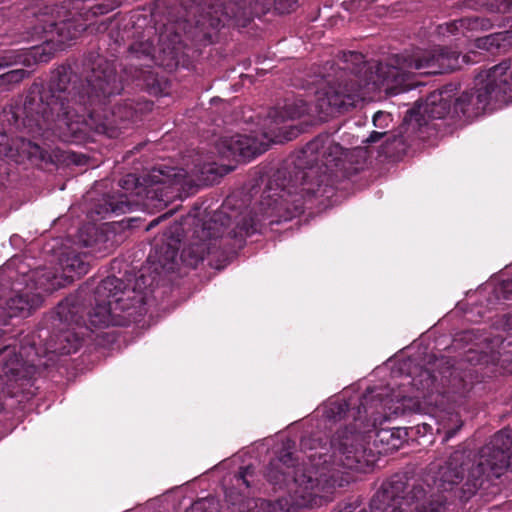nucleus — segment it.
I'll return each mask as SVG.
<instances>
[{
	"label": "nucleus",
	"mask_w": 512,
	"mask_h": 512,
	"mask_svg": "<svg viewBox=\"0 0 512 512\" xmlns=\"http://www.w3.org/2000/svg\"><path fill=\"white\" fill-rule=\"evenodd\" d=\"M89 15H86L85 22L76 24L74 20H66L59 24L53 25L50 31L51 38L42 46L32 49L31 54L37 62H47L56 50L63 49L70 41L77 38L84 30L87 29Z\"/></svg>",
	"instance_id": "obj_13"
},
{
	"label": "nucleus",
	"mask_w": 512,
	"mask_h": 512,
	"mask_svg": "<svg viewBox=\"0 0 512 512\" xmlns=\"http://www.w3.org/2000/svg\"><path fill=\"white\" fill-rule=\"evenodd\" d=\"M342 147L329 135H320L299 151L284 170H279L263 193L261 216L250 223L243 222L241 229L247 234L256 230V224L271 217L279 210L282 201L292 194H314L321 184H328L330 173L338 166Z\"/></svg>",
	"instance_id": "obj_3"
},
{
	"label": "nucleus",
	"mask_w": 512,
	"mask_h": 512,
	"mask_svg": "<svg viewBox=\"0 0 512 512\" xmlns=\"http://www.w3.org/2000/svg\"><path fill=\"white\" fill-rule=\"evenodd\" d=\"M206 507V501H198L193 506V510H202Z\"/></svg>",
	"instance_id": "obj_31"
},
{
	"label": "nucleus",
	"mask_w": 512,
	"mask_h": 512,
	"mask_svg": "<svg viewBox=\"0 0 512 512\" xmlns=\"http://www.w3.org/2000/svg\"><path fill=\"white\" fill-rule=\"evenodd\" d=\"M392 122V117L390 113L378 111L373 116V125L380 129V131H373L367 139L369 143H375L379 141L382 137L386 135V131L384 129L388 128L390 123Z\"/></svg>",
	"instance_id": "obj_21"
},
{
	"label": "nucleus",
	"mask_w": 512,
	"mask_h": 512,
	"mask_svg": "<svg viewBox=\"0 0 512 512\" xmlns=\"http://www.w3.org/2000/svg\"><path fill=\"white\" fill-rule=\"evenodd\" d=\"M400 433V429L381 430L377 433V438L380 442H385L389 446V449H396L399 447Z\"/></svg>",
	"instance_id": "obj_24"
},
{
	"label": "nucleus",
	"mask_w": 512,
	"mask_h": 512,
	"mask_svg": "<svg viewBox=\"0 0 512 512\" xmlns=\"http://www.w3.org/2000/svg\"><path fill=\"white\" fill-rule=\"evenodd\" d=\"M97 303L89 312V323L93 327L122 324L118 311L141 308L144 296L136 289H123V282L116 277H107L96 290Z\"/></svg>",
	"instance_id": "obj_6"
},
{
	"label": "nucleus",
	"mask_w": 512,
	"mask_h": 512,
	"mask_svg": "<svg viewBox=\"0 0 512 512\" xmlns=\"http://www.w3.org/2000/svg\"><path fill=\"white\" fill-rule=\"evenodd\" d=\"M452 88L446 87L445 89L431 93L425 102L424 114L432 119H441L446 115L452 113Z\"/></svg>",
	"instance_id": "obj_17"
},
{
	"label": "nucleus",
	"mask_w": 512,
	"mask_h": 512,
	"mask_svg": "<svg viewBox=\"0 0 512 512\" xmlns=\"http://www.w3.org/2000/svg\"><path fill=\"white\" fill-rule=\"evenodd\" d=\"M345 62L347 65L343 69H350V66L348 63L356 64V65H362L363 64V56L360 53L357 52H349L348 54H345Z\"/></svg>",
	"instance_id": "obj_28"
},
{
	"label": "nucleus",
	"mask_w": 512,
	"mask_h": 512,
	"mask_svg": "<svg viewBox=\"0 0 512 512\" xmlns=\"http://www.w3.org/2000/svg\"><path fill=\"white\" fill-rule=\"evenodd\" d=\"M477 27V20L461 19L458 21L440 25L438 27V33L442 36H457L461 34L465 37H470L468 33H471V36L477 35Z\"/></svg>",
	"instance_id": "obj_19"
},
{
	"label": "nucleus",
	"mask_w": 512,
	"mask_h": 512,
	"mask_svg": "<svg viewBox=\"0 0 512 512\" xmlns=\"http://www.w3.org/2000/svg\"><path fill=\"white\" fill-rule=\"evenodd\" d=\"M65 270L74 272L76 276H81L87 273L88 265L84 263L80 258L73 257L68 260Z\"/></svg>",
	"instance_id": "obj_25"
},
{
	"label": "nucleus",
	"mask_w": 512,
	"mask_h": 512,
	"mask_svg": "<svg viewBox=\"0 0 512 512\" xmlns=\"http://www.w3.org/2000/svg\"><path fill=\"white\" fill-rule=\"evenodd\" d=\"M504 69V66H493L480 73L475 80V87L454 99L453 115L472 119L484 113L489 107L504 104L505 90L495 87Z\"/></svg>",
	"instance_id": "obj_7"
},
{
	"label": "nucleus",
	"mask_w": 512,
	"mask_h": 512,
	"mask_svg": "<svg viewBox=\"0 0 512 512\" xmlns=\"http://www.w3.org/2000/svg\"><path fill=\"white\" fill-rule=\"evenodd\" d=\"M182 231L183 229L181 225L175 223L170 226L168 231L164 234L167 249L163 257L161 256L158 260L161 266L166 267L168 262H173L175 260L180 247Z\"/></svg>",
	"instance_id": "obj_18"
},
{
	"label": "nucleus",
	"mask_w": 512,
	"mask_h": 512,
	"mask_svg": "<svg viewBox=\"0 0 512 512\" xmlns=\"http://www.w3.org/2000/svg\"><path fill=\"white\" fill-rule=\"evenodd\" d=\"M158 222H159V219H155V220H153V221L149 224L148 229H150L151 227H153L154 225H156Z\"/></svg>",
	"instance_id": "obj_40"
},
{
	"label": "nucleus",
	"mask_w": 512,
	"mask_h": 512,
	"mask_svg": "<svg viewBox=\"0 0 512 512\" xmlns=\"http://www.w3.org/2000/svg\"><path fill=\"white\" fill-rule=\"evenodd\" d=\"M359 439L360 436L353 432L338 433L331 441L333 453L329 456L328 449L318 440L303 439L302 447L314 451L307 455L309 463L295 464L290 453L272 461L267 472L268 480L274 485H284L291 498L290 503L285 499L279 500L280 508L289 511L320 506L331 500L337 481L328 464L357 468L363 454Z\"/></svg>",
	"instance_id": "obj_1"
},
{
	"label": "nucleus",
	"mask_w": 512,
	"mask_h": 512,
	"mask_svg": "<svg viewBox=\"0 0 512 512\" xmlns=\"http://www.w3.org/2000/svg\"><path fill=\"white\" fill-rule=\"evenodd\" d=\"M507 325H508V327H509L510 329H512V315H510V316L508 317Z\"/></svg>",
	"instance_id": "obj_39"
},
{
	"label": "nucleus",
	"mask_w": 512,
	"mask_h": 512,
	"mask_svg": "<svg viewBox=\"0 0 512 512\" xmlns=\"http://www.w3.org/2000/svg\"><path fill=\"white\" fill-rule=\"evenodd\" d=\"M392 68L401 71L393 76L392 81L402 82L404 76L418 71L420 74H441L459 67V53L447 48H416L394 59Z\"/></svg>",
	"instance_id": "obj_8"
},
{
	"label": "nucleus",
	"mask_w": 512,
	"mask_h": 512,
	"mask_svg": "<svg viewBox=\"0 0 512 512\" xmlns=\"http://www.w3.org/2000/svg\"><path fill=\"white\" fill-rule=\"evenodd\" d=\"M411 400H412L411 398L402 397L401 405L396 406L392 413L393 414L402 413V412H404L405 409L410 408L411 406L409 404H406V402H410Z\"/></svg>",
	"instance_id": "obj_30"
},
{
	"label": "nucleus",
	"mask_w": 512,
	"mask_h": 512,
	"mask_svg": "<svg viewBox=\"0 0 512 512\" xmlns=\"http://www.w3.org/2000/svg\"><path fill=\"white\" fill-rule=\"evenodd\" d=\"M221 215H215L210 221L204 222L201 229L195 231L196 239L191 246L182 252V257L189 264L194 265L203 260L205 255L211 252L212 241L223 235V230L217 225Z\"/></svg>",
	"instance_id": "obj_15"
},
{
	"label": "nucleus",
	"mask_w": 512,
	"mask_h": 512,
	"mask_svg": "<svg viewBox=\"0 0 512 512\" xmlns=\"http://www.w3.org/2000/svg\"><path fill=\"white\" fill-rule=\"evenodd\" d=\"M86 80L89 88L87 98L91 105L100 104L101 96L106 98L122 90L114 64L102 57L97 58Z\"/></svg>",
	"instance_id": "obj_11"
},
{
	"label": "nucleus",
	"mask_w": 512,
	"mask_h": 512,
	"mask_svg": "<svg viewBox=\"0 0 512 512\" xmlns=\"http://www.w3.org/2000/svg\"><path fill=\"white\" fill-rule=\"evenodd\" d=\"M407 54H411L410 52H405L400 55H395L389 59L388 63L379 64L376 67L377 79L373 81V87H371V82H367L365 86L361 87L357 92L352 94H347L343 98H339V92L336 90H330L329 93L323 94L320 97V107L327 113H331V111H339L341 109H348L350 107L356 106L359 102L364 101L370 98L371 91L380 88L381 86H386L387 89H397L402 88L405 89L404 83L407 79H409L412 75H414L417 71L404 76L402 82H394L391 78L397 73H401L399 70H394L392 68L394 63V59L397 57H401Z\"/></svg>",
	"instance_id": "obj_9"
},
{
	"label": "nucleus",
	"mask_w": 512,
	"mask_h": 512,
	"mask_svg": "<svg viewBox=\"0 0 512 512\" xmlns=\"http://www.w3.org/2000/svg\"><path fill=\"white\" fill-rule=\"evenodd\" d=\"M455 432H456V430H449V431L446 433V436H445L444 440H446V441H447L448 439H450L451 437H453V436H454V434H455Z\"/></svg>",
	"instance_id": "obj_37"
},
{
	"label": "nucleus",
	"mask_w": 512,
	"mask_h": 512,
	"mask_svg": "<svg viewBox=\"0 0 512 512\" xmlns=\"http://www.w3.org/2000/svg\"><path fill=\"white\" fill-rule=\"evenodd\" d=\"M310 111L305 101L297 99L286 104L282 110L275 109L269 113L260 138L247 135L224 137L219 140L216 149L225 159H251L266 151L271 143H282L297 137L300 129L291 122Z\"/></svg>",
	"instance_id": "obj_5"
},
{
	"label": "nucleus",
	"mask_w": 512,
	"mask_h": 512,
	"mask_svg": "<svg viewBox=\"0 0 512 512\" xmlns=\"http://www.w3.org/2000/svg\"><path fill=\"white\" fill-rule=\"evenodd\" d=\"M497 66H504V73L498 78L496 88H503V100L505 103L512 101V61H504Z\"/></svg>",
	"instance_id": "obj_22"
},
{
	"label": "nucleus",
	"mask_w": 512,
	"mask_h": 512,
	"mask_svg": "<svg viewBox=\"0 0 512 512\" xmlns=\"http://www.w3.org/2000/svg\"><path fill=\"white\" fill-rule=\"evenodd\" d=\"M218 173L213 164H194L193 168L165 167L155 168L149 174L152 184L168 185H191L195 182H207L209 177L206 174Z\"/></svg>",
	"instance_id": "obj_14"
},
{
	"label": "nucleus",
	"mask_w": 512,
	"mask_h": 512,
	"mask_svg": "<svg viewBox=\"0 0 512 512\" xmlns=\"http://www.w3.org/2000/svg\"><path fill=\"white\" fill-rule=\"evenodd\" d=\"M253 471L250 467H245L240 470V472L234 476L235 484L240 488L244 486L246 489L249 487V478L252 476Z\"/></svg>",
	"instance_id": "obj_27"
},
{
	"label": "nucleus",
	"mask_w": 512,
	"mask_h": 512,
	"mask_svg": "<svg viewBox=\"0 0 512 512\" xmlns=\"http://www.w3.org/2000/svg\"><path fill=\"white\" fill-rule=\"evenodd\" d=\"M506 469L512 470V430L509 429L495 434L473 458L462 451L453 453L440 467L434 484L438 490L449 491L465 481L463 491L472 494L485 480L500 477Z\"/></svg>",
	"instance_id": "obj_4"
},
{
	"label": "nucleus",
	"mask_w": 512,
	"mask_h": 512,
	"mask_svg": "<svg viewBox=\"0 0 512 512\" xmlns=\"http://www.w3.org/2000/svg\"><path fill=\"white\" fill-rule=\"evenodd\" d=\"M59 82L53 80L49 91L31 93L23 106V125L32 133L51 131L64 142H81L89 131L116 137L119 121L127 118L119 108L108 116L106 108H93L88 117L86 96L75 87L67 90L61 86L68 78L66 72H58Z\"/></svg>",
	"instance_id": "obj_2"
},
{
	"label": "nucleus",
	"mask_w": 512,
	"mask_h": 512,
	"mask_svg": "<svg viewBox=\"0 0 512 512\" xmlns=\"http://www.w3.org/2000/svg\"><path fill=\"white\" fill-rule=\"evenodd\" d=\"M503 287L508 290H512V279L504 281Z\"/></svg>",
	"instance_id": "obj_36"
},
{
	"label": "nucleus",
	"mask_w": 512,
	"mask_h": 512,
	"mask_svg": "<svg viewBox=\"0 0 512 512\" xmlns=\"http://www.w3.org/2000/svg\"><path fill=\"white\" fill-rule=\"evenodd\" d=\"M80 306L75 298H67L61 302L56 315L63 328L57 335V343L52 348L53 352L70 354L78 350L84 337V327L80 323Z\"/></svg>",
	"instance_id": "obj_10"
},
{
	"label": "nucleus",
	"mask_w": 512,
	"mask_h": 512,
	"mask_svg": "<svg viewBox=\"0 0 512 512\" xmlns=\"http://www.w3.org/2000/svg\"><path fill=\"white\" fill-rule=\"evenodd\" d=\"M58 161H67L70 158L69 152H63L60 155H55Z\"/></svg>",
	"instance_id": "obj_32"
},
{
	"label": "nucleus",
	"mask_w": 512,
	"mask_h": 512,
	"mask_svg": "<svg viewBox=\"0 0 512 512\" xmlns=\"http://www.w3.org/2000/svg\"><path fill=\"white\" fill-rule=\"evenodd\" d=\"M406 484L401 476H394L383 483L381 489L371 501L373 511L379 512H404L403 505L409 506L414 500H418L417 493L411 491L408 496H403Z\"/></svg>",
	"instance_id": "obj_12"
},
{
	"label": "nucleus",
	"mask_w": 512,
	"mask_h": 512,
	"mask_svg": "<svg viewBox=\"0 0 512 512\" xmlns=\"http://www.w3.org/2000/svg\"><path fill=\"white\" fill-rule=\"evenodd\" d=\"M131 50H132V51H135V52H138V49L136 48V46H135V45L131 46Z\"/></svg>",
	"instance_id": "obj_41"
},
{
	"label": "nucleus",
	"mask_w": 512,
	"mask_h": 512,
	"mask_svg": "<svg viewBox=\"0 0 512 512\" xmlns=\"http://www.w3.org/2000/svg\"><path fill=\"white\" fill-rule=\"evenodd\" d=\"M226 498L229 501H232V499H233V491L232 490L226 492Z\"/></svg>",
	"instance_id": "obj_38"
},
{
	"label": "nucleus",
	"mask_w": 512,
	"mask_h": 512,
	"mask_svg": "<svg viewBox=\"0 0 512 512\" xmlns=\"http://www.w3.org/2000/svg\"><path fill=\"white\" fill-rule=\"evenodd\" d=\"M340 512H365V511H363L362 509L357 510L356 507H353L352 505H348Z\"/></svg>",
	"instance_id": "obj_35"
},
{
	"label": "nucleus",
	"mask_w": 512,
	"mask_h": 512,
	"mask_svg": "<svg viewBox=\"0 0 512 512\" xmlns=\"http://www.w3.org/2000/svg\"><path fill=\"white\" fill-rule=\"evenodd\" d=\"M364 68H366L365 64H363V67L359 68L356 73L353 72V74L351 76H349L348 80L345 81L344 83H339L337 86L329 85L328 87H326L316 93L315 109L319 112V114L323 115L322 118L332 116L335 113H338V111H333V112L331 111V113H327L323 109H321L320 97L323 96V94L329 93L330 90H336L339 92V96H340L339 98H343L347 94H352V93L357 92L361 87L365 86V84L367 82H371V87H373V81L377 79V75H375V77L372 79V81H371V76H370L369 79H365L364 84H361V82L363 80H362L361 76L358 75V73L362 72V70ZM368 70H371V67H368V69H365V73H367ZM375 74H377V73L375 72ZM345 110L346 109H341V110H339V112H342Z\"/></svg>",
	"instance_id": "obj_16"
},
{
	"label": "nucleus",
	"mask_w": 512,
	"mask_h": 512,
	"mask_svg": "<svg viewBox=\"0 0 512 512\" xmlns=\"http://www.w3.org/2000/svg\"><path fill=\"white\" fill-rule=\"evenodd\" d=\"M474 47L491 50L492 48H506L512 46V31H505L495 34H490L485 37H477L474 40Z\"/></svg>",
	"instance_id": "obj_20"
},
{
	"label": "nucleus",
	"mask_w": 512,
	"mask_h": 512,
	"mask_svg": "<svg viewBox=\"0 0 512 512\" xmlns=\"http://www.w3.org/2000/svg\"><path fill=\"white\" fill-rule=\"evenodd\" d=\"M26 75V71L22 69L11 70L0 76L1 84H12L20 82Z\"/></svg>",
	"instance_id": "obj_26"
},
{
	"label": "nucleus",
	"mask_w": 512,
	"mask_h": 512,
	"mask_svg": "<svg viewBox=\"0 0 512 512\" xmlns=\"http://www.w3.org/2000/svg\"><path fill=\"white\" fill-rule=\"evenodd\" d=\"M107 10H104V8L101 6V5H97L95 7H93V10H92V14L93 15H96V14H103L105 13Z\"/></svg>",
	"instance_id": "obj_33"
},
{
	"label": "nucleus",
	"mask_w": 512,
	"mask_h": 512,
	"mask_svg": "<svg viewBox=\"0 0 512 512\" xmlns=\"http://www.w3.org/2000/svg\"><path fill=\"white\" fill-rule=\"evenodd\" d=\"M417 512H441L442 511V503L437 502L436 504L431 502L430 507L422 506L420 509L417 507Z\"/></svg>",
	"instance_id": "obj_29"
},
{
	"label": "nucleus",
	"mask_w": 512,
	"mask_h": 512,
	"mask_svg": "<svg viewBox=\"0 0 512 512\" xmlns=\"http://www.w3.org/2000/svg\"><path fill=\"white\" fill-rule=\"evenodd\" d=\"M143 54H151L152 53V44L151 43H146L144 44V47L141 51Z\"/></svg>",
	"instance_id": "obj_34"
},
{
	"label": "nucleus",
	"mask_w": 512,
	"mask_h": 512,
	"mask_svg": "<svg viewBox=\"0 0 512 512\" xmlns=\"http://www.w3.org/2000/svg\"><path fill=\"white\" fill-rule=\"evenodd\" d=\"M233 512H236L233 509ZM237 512H270V503L261 499H246L239 503Z\"/></svg>",
	"instance_id": "obj_23"
}]
</instances>
